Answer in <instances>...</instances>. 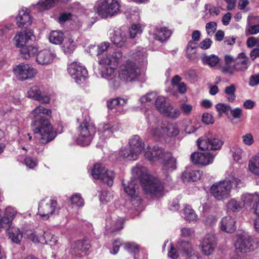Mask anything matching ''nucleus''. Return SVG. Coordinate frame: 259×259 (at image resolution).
<instances>
[{"instance_id": "6e6d98bb", "label": "nucleus", "mask_w": 259, "mask_h": 259, "mask_svg": "<svg viewBox=\"0 0 259 259\" xmlns=\"http://www.w3.org/2000/svg\"><path fill=\"white\" fill-rule=\"evenodd\" d=\"M125 15L132 21H138L140 19V10L136 7H131L126 11Z\"/></svg>"}, {"instance_id": "cd10ccee", "label": "nucleus", "mask_w": 259, "mask_h": 259, "mask_svg": "<svg viewBox=\"0 0 259 259\" xmlns=\"http://www.w3.org/2000/svg\"><path fill=\"white\" fill-rule=\"evenodd\" d=\"M214 158V155L208 152H195L191 156L193 163L202 165H207L212 163Z\"/></svg>"}, {"instance_id": "a878e982", "label": "nucleus", "mask_w": 259, "mask_h": 259, "mask_svg": "<svg viewBox=\"0 0 259 259\" xmlns=\"http://www.w3.org/2000/svg\"><path fill=\"white\" fill-rule=\"evenodd\" d=\"M122 56L120 51L113 52L111 54H106L98 60L100 65H111L114 67L117 65Z\"/></svg>"}, {"instance_id": "dca6fc26", "label": "nucleus", "mask_w": 259, "mask_h": 259, "mask_svg": "<svg viewBox=\"0 0 259 259\" xmlns=\"http://www.w3.org/2000/svg\"><path fill=\"white\" fill-rule=\"evenodd\" d=\"M120 129L119 123L113 122H102L98 125V134L101 142L112 137L113 134Z\"/></svg>"}, {"instance_id": "c85d7f7f", "label": "nucleus", "mask_w": 259, "mask_h": 259, "mask_svg": "<svg viewBox=\"0 0 259 259\" xmlns=\"http://www.w3.org/2000/svg\"><path fill=\"white\" fill-rule=\"evenodd\" d=\"M15 19L16 25L19 28L26 27L30 25L32 23L30 11L26 8L19 10Z\"/></svg>"}, {"instance_id": "4d7b16f0", "label": "nucleus", "mask_w": 259, "mask_h": 259, "mask_svg": "<svg viewBox=\"0 0 259 259\" xmlns=\"http://www.w3.org/2000/svg\"><path fill=\"white\" fill-rule=\"evenodd\" d=\"M142 32V27L140 24H133L129 29V33L131 38H135Z\"/></svg>"}, {"instance_id": "9b49d317", "label": "nucleus", "mask_w": 259, "mask_h": 259, "mask_svg": "<svg viewBox=\"0 0 259 259\" xmlns=\"http://www.w3.org/2000/svg\"><path fill=\"white\" fill-rule=\"evenodd\" d=\"M235 247L237 252L245 253L252 251L259 247V238L254 236L240 235L236 241Z\"/></svg>"}, {"instance_id": "0eeeda50", "label": "nucleus", "mask_w": 259, "mask_h": 259, "mask_svg": "<svg viewBox=\"0 0 259 259\" xmlns=\"http://www.w3.org/2000/svg\"><path fill=\"white\" fill-rule=\"evenodd\" d=\"M119 78L126 82L145 80L144 73L137 66L136 62L130 59L126 60L120 66L119 72Z\"/></svg>"}, {"instance_id": "c9c22d12", "label": "nucleus", "mask_w": 259, "mask_h": 259, "mask_svg": "<svg viewBox=\"0 0 259 259\" xmlns=\"http://www.w3.org/2000/svg\"><path fill=\"white\" fill-rule=\"evenodd\" d=\"M250 65V61L244 53H239L236 60L235 68L236 71H244Z\"/></svg>"}, {"instance_id": "0e129e2a", "label": "nucleus", "mask_w": 259, "mask_h": 259, "mask_svg": "<svg viewBox=\"0 0 259 259\" xmlns=\"http://www.w3.org/2000/svg\"><path fill=\"white\" fill-rule=\"evenodd\" d=\"M124 248L125 250L130 253H136L139 251V246L135 242H126L124 244Z\"/></svg>"}, {"instance_id": "4c0bfd02", "label": "nucleus", "mask_w": 259, "mask_h": 259, "mask_svg": "<svg viewBox=\"0 0 259 259\" xmlns=\"http://www.w3.org/2000/svg\"><path fill=\"white\" fill-rule=\"evenodd\" d=\"M161 162L164 170L171 171L176 168L177 160L169 152L166 154L164 159H163Z\"/></svg>"}, {"instance_id": "f03ea898", "label": "nucleus", "mask_w": 259, "mask_h": 259, "mask_svg": "<svg viewBox=\"0 0 259 259\" xmlns=\"http://www.w3.org/2000/svg\"><path fill=\"white\" fill-rule=\"evenodd\" d=\"M143 112L148 124L147 133L156 141H162L179 135L180 131L177 123L162 122L160 117L149 109L144 110Z\"/></svg>"}, {"instance_id": "052dcab7", "label": "nucleus", "mask_w": 259, "mask_h": 259, "mask_svg": "<svg viewBox=\"0 0 259 259\" xmlns=\"http://www.w3.org/2000/svg\"><path fill=\"white\" fill-rule=\"evenodd\" d=\"M231 152L234 160L241 163L242 162V155L243 153L242 150L240 148L235 146L232 148Z\"/></svg>"}, {"instance_id": "ea45409f", "label": "nucleus", "mask_w": 259, "mask_h": 259, "mask_svg": "<svg viewBox=\"0 0 259 259\" xmlns=\"http://www.w3.org/2000/svg\"><path fill=\"white\" fill-rule=\"evenodd\" d=\"M57 4V0H39L36 4L31 5V7L39 11H43L55 7Z\"/></svg>"}, {"instance_id": "864d4df0", "label": "nucleus", "mask_w": 259, "mask_h": 259, "mask_svg": "<svg viewBox=\"0 0 259 259\" xmlns=\"http://www.w3.org/2000/svg\"><path fill=\"white\" fill-rule=\"evenodd\" d=\"M127 100L122 98H116L107 101V104L108 108L113 109L116 106H124L126 105Z\"/></svg>"}, {"instance_id": "f704fd0d", "label": "nucleus", "mask_w": 259, "mask_h": 259, "mask_svg": "<svg viewBox=\"0 0 259 259\" xmlns=\"http://www.w3.org/2000/svg\"><path fill=\"white\" fill-rule=\"evenodd\" d=\"M236 223L235 219L232 217L226 216L222 219L220 223V227L221 231L224 232L232 233L236 229Z\"/></svg>"}, {"instance_id": "9d476101", "label": "nucleus", "mask_w": 259, "mask_h": 259, "mask_svg": "<svg viewBox=\"0 0 259 259\" xmlns=\"http://www.w3.org/2000/svg\"><path fill=\"white\" fill-rule=\"evenodd\" d=\"M96 132L94 124L88 120L84 119L77 128V145L86 146L90 145Z\"/></svg>"}, {"instance_id": "bf43d9fd", "label": "nucleus", "mask_w": 259, "mask_h": 259, "mask_svg": "<svg viewBox=\"0 0 259 259\" xmlns=\"http://www.w3.org/2000/svg\"><path fill=\"white\" fill-rule=\"evenodd\" d=\"M113 198L112 193L106 190L102 191L99 195L100 200L103 204L111 201Z\"/></svg>"}, {"instance_id": "423d86ee", "label": "nucleus", "mask_w": 259, "mask_h": 259, "mask_svg": "<svg viewBox=\"0 0 259 259\" xmlns=\"http://www.w3.org/2000/svg\"><path fill=\"white\" fill-rule=\"evenodd\" d=\"M145 148L141 138L138 135H134L130 139L128 145L120 149L119 156L125 160L135 161L139 158L142 152L144 153Z\"/></svg>"}, {"instance_id": "c756f323", "label": "nucleus", "mask_w": 259, "mask_h": 259, "mask_svg": "<svg viewBox=\"0 0 259 259\" xmlns=\"http://www.w3.org/2000/svg\"><path fill=\"white\" fill-rule=\"evenodd\" d=\"M34 39L33 33L31 30H25L18 32L14 38L16 47L20 49L26 46L29 40Z\"/></svg>"}, {"instance_id": "ddd939ff", "label": "nucleus", "mask_w": 259, "mask_h": 259, "mask_svg": "<svg viewBox=\"0 0 259 259\" xmlns=\"http://www.w3.org/2000/svg\"><path fill=\"white\" fill-rule=\"evenodd\" d=\"M94 179L100 180L109 186L113 184L114 174L112 170L106 169L101 163H96L91 170Z\"/></svg>"}, {"instance_id": "7ed1b4c3", "label": "nucleus", "mask_w": 259, "mask_h": 259, "mask_svg": "<svg viewBox=\"0 0 259 259\" xmlns=\"http://www.w3.org/2000/svg\"><path fill=\"white\" fill-rule=\"evenodd\" d=\"M132 174L131 179L140 182L145 193L157 198L162 195L163 186L158 179L149 174L147 167L137 164L132 168Z\"/></svg>"}, {"instance_id": "de8ad7c7", "label": "nucleus", "mask_w": 259, "mask_h": 259, "mask_svg": "<svg viewBox=\"0 0 259 259\" xmlns=\"http://www.w3.org/2000/svg\"><path fill=\"white\" fill-rule=\"evenodd\" d=\"M64 34L60 30L52 31L49 36L50 42L55 45L61 44L64 40Z\"/></svg>"}, {"instance_id": "1a4fd4ad", "label": "nucleus", "mask_w": 259, "mask_h": 259, "mask_svg": "<svg viewBox=\"0 0 259 259\" xmlns=\"http://www.w3.org/2000/svg\"><path fill=\"white\" fill-rule=\"evenodd\" d=\"M122 185L124 192L130 197L133 208L138 211L143 209L142 199L139 195V185L137 181L131 179L130 181L123 180Z\"/></svg>"}, {"instance_id": "bb28decb", "label": "nucleus", "mask_w": 259, "mask_h": 259, "mask_svg": "<svg viewBox=\"0 0 259 259\" xmlns=\"http://www.w3.org/2000/svg\"><path fill=\"white\" fill-rule=\"evenodd\" d=\"M16 212V209L11 206L7 207L5 211L0 210V229L10 227Z\"/></svg>"}, {"instance_id": "7c9ffc66", "label": "nucleus", "mask_w": 259, "mask_h": 259, "mask_svg": "<svg viewBox=\"0 0 259 259\" xmlns=\"http://www.w3.org/2000/svg\"><path fill=\"white\" fill-rule=\"evenodd\" d=\"M150 38L162 42L168 39L171 34V31L165 27L157 26L149 32Z\"/></svg>"}, {"instance_id": "72a5a7b5", "label": "nucleus", "mask_w": 259, "mask_h": 259, "mask_svg": "<svg viewBox=\"0 0 259 259\" xmlns=\"http://www.w3.org/2000/svg\"><path fill=\"white\" fill-rule=\"evenodd\" d=\"M110 40L116 46L122 47L125 43L126 37L125 33L120 28H116L110 33Z\"/></svg>"}, {"instance_id": "2f4dec72", "label": "nucleus", "mask_w": 259, "mask_h": 259, "mask_svg": "<svg viewBox=\"0 0 259 259\" xmlns=\"http://www.w3.org/2000/svg\"><path fill=\"white\" fill-rule=\"evenodd\" d=\"M20 149L22 150L24 153L29 152V155H27L24 159V163L26 166L30 168H34L37 165V160L34 156V152L32 148L29 145H20Z\"/></svg>"}, {"instance_id": "774afa93", "label": "nucleus", "mask_w": 259, "mask_h": 259, "mask_svg": "<svg viewBox=\"0 0 259 259\" xmlns=\"http://www.w3.org/2000/svg\"><path fill=\"white\" fill-rule=\"evenodd\" d=\"M122 244V241L120 239L115 240L113 242L112 248L110 249V252L112 254H116Z\"/></svg>"}, {"instance_id": "e433bc0d", "label": "nucleus", "mask_w": 259, "mask_h": 259, "mask_svg": "<svg viewBox=\"0 0 259 259\" xmlns=\"http://www.w3.org/2000/svg\"><path fill=\"white\" fill-rule=\"evenodd\" d=\"M259 197V192L254 193H244L240 196V200L243 207L247 208L251 206L253 202L256 203Z\"/></svg>"}, {"instance_id": "393cba45", "label": "nucleus", "mask_w": 259, "mask_h": 259, "mask_svg": "<svg viewBox=\"0 0 259 259\" xmlns=\"http://www.w3.org/2000/svg\"><path fill=\"white\" fill-rule=\"evenodd\" d=\"M130 59L134 60L140 65L144 66L147 63V53L146 49L142 47H137L135 50L131 51L128 53Z\"/></svg>"}, {"instance_id": "f3484780", "label": "nucleus", "mask_w": 259, "mask_h": 259, "mask_svg": "<svg viewBox=\"0 0 259 259\" xmlns=\"http://www.w3.org/2000/svg\"><path fill=\"white\" fill-rule=\"evenodd\" d=\"M67 70L72 78L78 84L83 82L88 76V72L85 67L77 62L70 63L68 66Z\"/></svg>"}, {"instance_id": "09e8293b", "label": "nucleus", "mask_w": 259, "mask_h": 259, "mask_svg": "<svg viewBox=\"0 0 259 259\" xmlns=\"http://www.w3.org/2000/svg\"><path fill=\"white\" fill-rule=\"evenodd\" d=\"M248 169L253 175H259V155H256L249 159Z\"/></svg>"}, {"instance_id": "473e14b6", "label": "nucleus", "mask_w": 259, "mask_h": 259, "mask_svg": "<svg viewBox=\"0 0 259 259\" xmlns=\"http://www.w3.org/2000/svg\"><path fill=\"white\" fill-rule=\"evenodd\" d=\"M55 54L50 50L45 49L38 52L36 61L40 65H48L52 63Z\"/></svg>"}, {"instance_id": "49530a36", "label": "nucleus", "mask_w": 259, "mask_h": 259, "mask_svg": "<svg viewBox=\"0 0 259 259\" xmlns=\"http://www.w3.org/2000/svg\"><path fill=\"white\" fill-rule=\"evenodd\" d=\"M197 45L196 42L190 40L187 46L186 54L187 58L190 60H194L196 58Z\"/></svg>"}, {"instance_id": "69168bd1", "label": "nucleus", "mask_w": 259, "mask_h": 259, "mask_svg": "<svg viewBox=\"0 0 259 259\" xmlns=\"http://www.w3.org/2000/svg\"><path fill=\"white\" fill-rule=\"evenodd\" d=\"M181 253V251L179 250L177 246L175 247L172 244H170V247L168 252L169 257L172 258H177Z\"/></svg>"}, {"instance_id": "5fc2aeb1", "label": "nucleus", "mask_w": 259, "mask_h": 259, "mask_svg": "<svg viewBox=\"0 0 259 259\" xmlns=\"http://www.w3.org/2000/svg\"><path fill=\"white\" fill-rule=\"evenodd\" d=\"M9 237L13 242L20 244L22 238V234L19 229L13 228L9 232Z\"/></svg>"}, {"instance_id": "8fccbe9b", "label": "nucleus", "mask_w": 259, "mask_h": 259, "mask_svg": "<svg viewBox=\"0 0 259 259\" xmlns=\"http://www.w3.org/2000/svg\"><path fill=\"white\" fill-rule=\"evenodd\" d=\"M76 47V43L72 38L65 40L62 46V50L66 54L72 53Z\"/></svg>"}, {"instance_id": "a18cd8bd", "label": "nucleus", "mask_w": 259, "mask_h": 259, "mask_svg": "<svg viewBox=\"0 0 259 259\" xmlns=\"http://www.w3.org/2000/svg\"><path fill=\"white\" fill-rule=\"evenodd\" d=\"M181 214L186 220L190 222L196 221L197 219L195 211L189 205H185Z\"/></svg>"}, {"instance_id": "f8f14e48", "label": "nucleus", "mask_w": 259, "mask_h": 259, "mask_svg": "<svg viewBox=\"0 0 259 259\" xmlns=\"http://www.w3.org/2000/svg\"><path fill=\"white\" fill-rule=\"evenodd\" d=\"M224 141L220 137L211 133H207L197 141L198 148L202 150H218L221 149Z\"/></svg>"}, {"instance_id": "a19ab883", "label": "nucleus", "mask_w": 259, "mask_h": 259, "mask_svg": "<svg viewBox=\"0 0 259 259\" xmlns=\"http://www.w3.org/2000/svg\"><path fill=\"white\" fill-rule=\"evenodd\" d=\"M201 175L200 170L187 169L182 173V179L184 182H196L200 179Z\"/></svg>"}, {"instance_id": "2eb2a0df", "label": "nucleus", "mask_w": 259, "mask_h": 259, "mask_svg": "<svg viewBox=\"0 0 259 259\" xmlns=\"http://www.w3.org/2000/svg\"><path fill=\"white\" fill-rule=\"evenodd\" d=\"M100 74L102 77L108 81L110 88L115 90L120 85V81L119 76H116L115 67L111 65H100Z\"/></svg>"}, {"instance_id": "5701e85b", "label": "nucleus", "mask_w": 259, "mask_h": 259, "mask_svg": "<svg viewBox=\"0 0 259 259\" xmlns=\"http://www.w3.org/2000/svg\"><path fill=\"white\" fill-rule=\"evenodd\" d=\"M106 222V229L115 232L123 228L124 220L123 218L117 216L116 213H112L107 217Z\"/></svg>"}, {"instance_id": "c03bdc74", "label": "nucleus", "mask_w": 259, "mask_h": 259, "mask_svg": "<svg viewBox=\"0 0 259 259\" xmlns=\"http://www.w3.org/2000/svg\"><path fill=\"white\" fill-rule=\"evenodd\" d=\"M201 60L204 65L213 67L216 66L220 62V58L216 55H207L204 54L201 56Z\"/></svg>"}, {"instance_id": "3c124183", "label": "nucleus", "mask_w": 259, "mask_h": 259, "mask_svg": "<svg viewBox=\"0 0 259 259\" xmlns=\"http://www.w3.org/2000/svg\"><path fill=\"white\" fill-rule=\"evenodd\" d=\"M181 77L178 75L174 76L171 80V84L177 87L180 94H184L187 91V85L184 82H181Z\"/></svg>"}, {"instance_id": "79ce46f5", "label": "nucleus", "mask_w": 259, "mask_h": 259, "mask_svg": "<svg viewBox=\"0 0 259 259\" xmlns=\"http://www.w3.org/2000/svg\"><path fill=\"white\" fill-rule=\"evenodd\" d=\"M177 247L182 253L186 256H190L193 254L192 244L189 241H183L180 239L177 242Z\"/></svg>"}, {"instance_id": "aec40b11", "label": "nucleus", "mask_w": 259, "mask_h": 259, "mask_svg": "<svg viewBox=\"0 0 259 259\" xmlns=\"http://www.w3.org/2000/svg\"><path fill=\"white\" fill-rule=\"evenodd\" d=\"M33 242L48 244L51 246L54 245L57 242V237L53 235L49 231H42L38 234L32 233L29 236Z\"/></svg>"}, {"instance_id": "6ab92c4d", "label": "nucleus", "mask_w": 259, "mask_h": 259, "mask_svg": "<svg viewBox=\"0 0 259 259\" xmlns=\"http://www.w3.org/2000/svg\"><path fill=\"white\" fill-rule=\"evenodd\" d=\"M168 152L158 146H150L148 145L144 150V156L149 161L155 162L158 161H162L164 159L166 154Z\"/></svg>"}, {"instance_id": "680f3d73", "label": "nucleus", "mask_w": 259, "mask_h": 259, "mask_svg": "<svg viewBox=\"0 0 259 259\" xmlns=\"http://www.w3.org/2000/svg\"><path fill=\"white\" fill-rule=\"evenodd\" d=\"M185 78L191 82H195L198 80V75L194 69H189L184 73Z\"/></svg>"}, {"instance_id": "a211bd4d", "label": "nucleus", "mask_w": 259, "mask_h": 259, "mask_svg": "<svg viewBox=\"0 0 259 259\" xmlns=\"http://www.w3.org/2000/svg\"><path fill=\"white\" fill-rule=\"evenodd\" d=\"M14 72L20 80H30L37 74V70L28 64L21 63L14 68Z\"/></svg>"}, {"instance_id": "412c9836", "label": "nucleus", "mask_w": 259, "mask_h": 259, "mask_svg": "<svg viewBox=\"0 0 259 259\" xmlns=\"http://www.w3.org/2000/svg\"><path fill=\"white\" fill-rule=\"evenodd\" d=\"M217 245V239L213 233L206 234L201 243V251L206 255L212 254Z\"/></svg>"}, {"instance_id": "37998d69", "label": "nucleus", "mask_w": 259, "mask_h": 259, "mask_svg": "<svg viewBox=\"0 0 259 259\" xmlns=\"http://www.w3.org/2000/svg\"><path fill=\"white\" fill-rule=\"evenodd\" d=\"M37 52L38 48L36 45H26L20 49L21 57L25 59H28L34 56Z\"/></svg>"}, {"instance_id": "6e6552de", "label": "nucleus", "mask_w": 259, "mask_h": 259, "mask_svg": "<svg viewBox=\"0 0 259 259\" xmlns=\"http://www.w3.org/2000/svg\"><path fill=\"white\" fill-rule=\"evenodd\" d=\"M97 14L102 18H111L120 13L119 0H98L94 7Z\"/></svg>"}, {"instance_id": "4468645a", "label": "nucleus", "mask_w": 259, "mask_h": 259, "mask_svg": "<svg viewBox=\"0 0 259 259\" xmlns=\"http://www.w3.org/2000/svg\"><path fill=\"white\" fill-rule=\"evenodd\" d=\"M59 209L56 200L46 198L39 202L38 213L44 220H47L50 215L57 213Z\"/></svg>"}, {"instance_id": "603ef678", "label": "nucleus", "mask_w": 259, "mask_h": 259, "mask_svg": "<svg viewBox=\"0 0 259 259\" xmlns=\"http://www.w3.org/2000/svg\"><path fill=\"white\" fill-rule=\"evenodd\" d=\"M236 88L234 84H232L229 86L226 87L225 89L224 92L226 94V97L229 102H234L236 98L235 92Z\"/></svg>"}, {"instance_id": "338daca9", "label": "nucleus", "mask_w": 259, "mask_h": 259, "mask_svg": "<svg viewBox=\"0 0 259 259\" xmlns=\"http://www.w3.org/2000/svg\"><path fill=\"white\" fill-rule=\"evenodd\" d=\"M217 24L215 22H210L206 23L205 29L208 35H212L217 30Z\"/></svg>"}, {"instance_id": "4be33fe9", "label": "nucleus", "mask_w": 259, "mask_h": 259, "mask_svg": "<svg viewBox=\"0 0 259 259\" xmlns=\"http://www.w3.org/2000/svg\"><path fill=\"white\" fill-rule=\"evenodd\" d=\"M90 247L89 240H78L71 244L69 252L76 256H81L82 254H85Z\"/></svg>"}, {"instance_id": "f257e3e1", "label": "nucleus", "mask_w": 259, "mask_h": 259, "mask_svg": "<svg viewBox=\"0 0 259 259\" xmlns=\"http://www.w3.org/2000/svg\"><path fill=\"white\" fill-rule=\"evenodd\" d=\"M52 111L41 105L36 107L31 112L32 121L31 127L35 134L39 136L42 144H47L53 141L57 136L50 121L47 118L51 116Z\"/></svg>"}, {"instance_id": "20e7f679", "label": "nucleus", "mask_w": 259, "mask_h": 259, "mask_svg": "<svg viewBox=\"0 0 259 259\" xmlns=\"http://www.w3.org/2000/svg\"><path fill=\"white\" fill-rule=\"evenodd\" d=\"M139 101L142 106L146 103H154L159 113L172 119L178 118L181 114L178 108H174L164 96L159 95L156 92H150L142 96Z\"/></svg>"}, {"instance_id": "b1692460", "label": "nucleus", "mask_w": 259, "mask_h": 259, "mask_svg": "<svg viewBox=\"0 0 259 259\" xmlns=\"http://www.w3.org/2000/svg\"><path fill=\"white\" fill-rule=\"evenodd\" d=\"M27 97L41 104L50 103V98L46 94L41 93L39 87L34 85L30 88L27 93Z\"/></svg>"}, {"instance_id": "39448f33", "label": "nucleus", "mask_w": 259, "mask_h": 259, "mask_svg": "<svg viewBox=\"0 0 259 259\" xmlns=\"http://www.w3.org/2000/svg\"><path fill=\"white\" fill-rule=\"evenodd\" d=\"M233 186L236 189L244 186L242 181L234 174L224 180L214 183L210 188V193L217 200H224L230 196Z\"/></svg>"}, {"instance_id": "e2e57ef3", "label": "nucleus", "mask_w": 259, "mask_h": 259, "mask_svg": "<svg viewBox=\"0 0 259 259\" xmlns=\"http://www.w3.org/2000/svg\"><path fill=\"white\" fill-rule=\"evenodd\" d=\"M110 46V42L108 41H104L97 45L98 52V59L104 56L102 55L103 53L106 52Z\"/></svg>"}, {"instance_id": "13d9d810", "label": "nucleus", "mask_w": 259, "mask_h": 259, "mask_svg": "<svg viewBox=\"0 0 259 259\" xmlns=\"http://www.w3.org/2000/svg\"><path fill=\"white\" fill-rule=\"evenodd\" d=\"M70 200L71 203L78 208L84 205V200L81 195L78 193H75L70 197Z\"/></svg>"}, {"instance_id": "58836bf2", "label": "nucleus", "mask_w": 259, "mask_h": 259, "mask_svg": "<svg viewBox=\"0 0 259 259\" xmlns=\"http://www.w3.org/2000/svg\"><path fill=\"white\" fill-rule=\"evenodd\" d=\"M226 208L228 213H237L243 209V206L240 200L233 198L227 202Z\"/></svg>"}]
</instances>
